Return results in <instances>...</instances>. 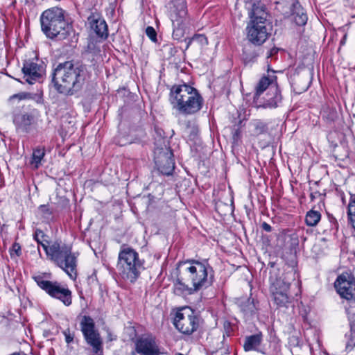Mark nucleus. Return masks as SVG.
<instances>
[{
	"label": "nucleus",
	"instance_id": "30",
	"mask_svg": "<svg viewBox=\"0 0 355 355\" xmlns=\"http://www.w3.org/2000/svg\"><path fill=\"white\" fill-rule=\"evenodd\" d=\"M146 33L152 41L156 40L157 33L153 27L148 26L146 29Z\"/></svg>",
	"mask_w": 355,
	"mask_h": 355
},
{
	"label": "nucleus",
	"instance_id": "32",
	"mask_svg": "<svg viewBox=\"0 0 355 355\" xmlns=\"http://www.w3.org/2000/svg\"><path fill=\"white\" fill-rule=\"evenodd\" d=\"M346 6L349 8H355V0H346Z\"/></svg>",
	"mask_w": 355,
	"mask_h": 355
},
{
	"label": "nucleus",
	"instance_id": "24",
	"mask_svg": "<svg viewBox=\"0 0 355 355\" xmlns=\"http://www.w3.org/2000/svg\"><path fill=\"white\" fill-rule=\"evenodd\" d=\"M347 215L349 220L355 230V195L352 196L347 206Z\"/></svg>",
	"mask_w": 355,
	"mask_h": 355
},
{
	"label": "nucleus",
	"instance_id": "5",
	"mask_svg": "<svg viewBox=\"0 0 355 355\" xmlns=\"http://www.w3.org/2000/svg\"><path fill=\"white\" fill-rule=\"evenodd\" d=\"M170 101L173 108L185 114L198 112L202 105V98L198 91L186 84L172 87Z\"/></svg>",
	"mask_w": 355,
	"mask_h": 355
},
{
	"label": "nucleus",
	"instance_id": "31",
	"mask_svg": "<svg viewBox=\"0 0 355 355\" xmlns=\"http://www.w3.org/2000/svg\"><path fill=\"white\" fill-rule=\"evenodd\" d=\"M116 142L120 146H125L128 144H131L132 142V140L128 139L119 138Z\"/></svg>",
	"mask_w": 355,
	"mask_h": 355
},
{
	"label": "nucleus",
	"instance_id": "28",
	"mask_svg": "<svg viewBox=\"0 0 355 355\" xmlns=\"http://www.w3.org/2000/svg\"><path fill=\"white\" fill-rule=\"evenodd\" d=\"M12 259H17L21 254V246L19 243H15L9 250Z\"/></svg>",
	"mask_w": 355,
	"mask_h": 355
},
{
	"label": "nucleus",
	"instance_id": "13",
	"mask_svg": "<svg viewBox=\"0 0 355 355\" xmlns=\"http://www.w3.org/2000/svg\"><path fill=\"white\" fill-rule=\"evenodd\" d=\"M155 162L158 170L163 174L170 175L175 168V162L172 158L173 153L166 145L157 147L154 151Z\"/></svg>",
	"mask_w": 355,
	"mask_h": 355
},
{
	"label": "nucleus",
	"instance_id": "17",
	"mask_svg": "<svg viewBox=\"0 0 355 355\" xmlns=\"http://www.w3.org/2000/svg\"><path fill=\"white\" fill-rule=\"evenodd\" d=\"M33 118L32 115L27 113L16 114L13 119V122L17 128L22 131H26L28 128L31 125Z\"/></svg>",
	"mask_w": 355,
	"mask_h": 355
},
{
	"label": "nucleus",
	"instance_id": "36",
	"mask_svg": "<svg viewBox=\"0 0 355 355\" xmlns=\"http://www.w3.org/2000/svg\"><path fill=\"white\" fill-rule=\"evenodd\" d=\"M19 96H20V98H24L26 96V94L19 95Z\"/></svg>",
	"mask_w": 355,
	"mask_h": 355
},
{
	"label": "nucleus",
	"instance_id": "35",
	"mask_svg": "<svg viewBox=\"0 0 355 355\" xmlns=\"http://www.w3.org/2000/svg\"><path fill=\"white\" fill-rule=\"evenodd\" d=\"M73 340V338H71L70 336L66 335V341L67 343H69Z\"/></svg>",
	"mask_w": 355,
	"mask_h": 355
},
{
	"label": "nucleus",
	"instance_id": "34",
	"mask_svg": "<svg viewBox=\"0 0 355 355\" xmlns=\"http://www.w3.org/2000/svg\"><path fill=\"white\" fill-rule=\"evenodd\" d=\"M278 51V49H272L270 51V53H269V55H268V57H270V56H272L273 55L276 54Z\"/></svg>",
	"mask_w": 355,
	"mask_h": 355
},
{
	"label": "nucleus",
	"instance_id": "37",
	"mask_svg": "<svg viewBox=\"0 0 355 355\" xmlns=\"http://www.w3.org/2000/svg\"><path fill=\"white\" fill-rule=\"evenodd\" d=\"M178 355H183V354H178Z\"/></svg>",
	"mask_w": 355,
	"mask_h": 355
},
{
	"label": "nucleus",
	"instance_id": "9",
	"mask_svg": "<svg viewBox=\"0 0 355 355\" xmlns=\"http://www.w3.org/2000/svg\"><path fill=\"white\" fill-rule=\"evenodd\" d=\"M171 19L173 27V37L179 40L184 35V27L187 14L185 0H173Z\"/></svg>",
	"mask_w": 355,
	"mask_h": 355
},
{
	"label": "nucleus",
	"instance_id": "2",
	"mask_svg": "<svg viewBox=\"0 0 355 355\" xmlns=\"http://www.w3.org/2000/svg\"><path fill=\"white\" fill-rule=\"evenodd\" d=\"M211 268L199 261L188 263L183 272L182 279H178L174 286V292L178 295L192 294L211 284Z\"/></svg>",
	"mask_w": 355,
	"mask_h": 355
},
{
	"label": "nucleus",
	"instance_id": "25",
	"mask_svg": "<svg viewBox=\"0 0 355 355\" xmlns=\"http://www.w3.org/2000/svg\"><path fill=\"white\" fill-rule=\"evenodd\" d=\"M321 215L320 212L317 211L311 210L306 216L305 221L309 226H315L320 221Z\"/></svg>",
	"mask_w": 355,
	"mask_h": 355
},
{
	"label": "nucleus",
	"instance_id": "22",
	"mask_svg": "<svg viewBox=\"0 0 355 355\" xmlns=\"http://www.w3.org/2000/svg\"><path fill=\"white\" fill-rule=\"evenodd\" d=\"M38 235H39V234L37 232H36V234H35L36 241L42 247L44 250L46 252V255L48 257H49L50 259H51L52 257L53 256V254L60 249V244L57 242H55L52 245L49 246L45 243H44L43 241H41L38 239Z\"/></svg>",
	"mask_w": 355,
	"mask_h": 355
},
{
	"label": "nucleus",
	"instance_id": "7",
	"mask_svg": "<svg viewBox=\"0 0 355 355\" xmlns=\"http://www.w3.org/2000/svg\"><path fill=\"white\" fill-rule=\"evenodd\" d=\"M295 272L293 268L277 277L270 287V292L273 301L278 306L284 307L290 302L288 291L291 282L295 279Z\"/></svg>",
	"mask_w": 355,
	"mask_h": 355
},
{
	"label": "nucleus",
	"instance_id": "16",
	"mask_svg": "<svg viewBox=\"0 0 355 355\" xmlns=\"http://www.w3.org/2000/svg\"><path fill=\"white\" fill-rule=\"evenodd\" d=\"M24 78L26 82L32 85L42 76L44 73L43 67L37 63L31 61H26L22 68Z\"/></svg>",
	"mask_w": 355,
	"mask_h": 355
},
{
	"label": "nucleus",
	"instance_id": "29",
	"mask_svg": "<svg viewBox=\"0 0 355 355\" xmlns=\"http://www.w3.org/2000/svg\"><path fill=\"white\" fill-rule=\"evenodd\" d=\"M254 128H255L254 134H256V135H259V134L263 133L266 129L265 125L262 122H260V121H257L254 123Z\"/></svg>",
	"mask_w": 355,
	"mask_h": 355
},
{
	"label": "nucleus",
	"instance_id": "18",
	"mask_svg": "<svg viewBox=\"0 0 355 355\" xmlns=\"http://www.w3.org/2000/svg\"><path fill=\"white\" fill-rule=\"evenodd\" d=\"M91 28L99 37L107 36V27L106 22L103 19H96L91 21Z\"/></svg>",
	"mask_w": 355,
	"mask_h": 355
},
{
	"label": "nucleus",
	"instance_id": "23",
	"mask_svg": "<svg viewBox=\"0 0 355 355\" xmlns=\"http://www.w3.org/2000/svg\"><path fill=\"white\" fill-rule=\"evenodd\" d=\"M270 91L272 92L273 96L271 98H268L266 100L265 107L269 108H275L277 107L278 104L281 102V95L278 92L277 89L276 87H271L270 88Z\"/></svg>",
	"mask_w": 355,
	"mask_h": 355
},
{
	"label": "nucleus",
	"instance_id": "27",
	"mask_svg": "<svg viewBox=\"0 0 355 355\" xmlns=\"http://www.w3.org/2000/svg\"><path fill=\"white\" fill-rule=\"evenodd\" d=\"M208 43L207 37L203 35H196L193 37L189 42L187 47L191 44H196L199 46H203L207 45Z\"/></svg>",
	"mask_w": 355,
	"mask_h": 355
},
{
	"label": "nucleus",
	"instance_id": "6",
	"mask_svg": "<svg viewBox=\"0 0 355 355\" xmlns=\"http://www.w3.org/2000/svg\"><path fill=\"white\" fill-rule=\"evenodd\" d=\"M142 263L138 253L128 247L123 248L119 254L117 268L121 277L125 281L135 282L140 274Z\"/></svg>",
	"mask_w": 355,
	"mask_h": 355
},
{
	"label": "nucleus",
	"instance_id": "26",
	"mask_svg": "<svg viewBox=\"0 0 355 355\" xmlns=\"http://www.w3.org/2000/svg\"><path fill=\"white\" fill-rule=\"evenodd\" d=\"M272 79H270L268 77H263L259 81L257 86L256 87V93L255 96H260L272 83Z\"/></svg>",
	"mask_w": 355,
	"mask_h": 355
},
{
	"label": "nucleus",
	"instance_id": "15",
	"mask_svg": "<svg viewBox=\"0 0 355 355\" xmlns=\"http://www.w3.org/2000/svg\"><path fill=\"white\" fill-rule=\"evenodd\" d=\"M136 352L141 355H159L160 350L157 342L151 336H142L135 343Z\"/></svg>",
	"mask_w": 355,
	"mask_h": 355
},
{
	"label": "nucleus",
	"instance_id": "20",
	"mask_svg": "<svg viewBox=\"0 0 355 355\" xmlns=\"http://www.w3.org/2000/svg\"><path fill=\"white\" fill-rule=\"evenodd\" d=\"M292 18L294 22L298 26H303L306 24L307 21L306 14L300 5L294 6Z\"/></svg>",
	"mask_w": 355,
	"mask_h": 355
},
{
	"label": "nucleus",
	"instance_id": "10",
	"mask_svg": "<svg viewBox=\"0 0 355 355\" xmlns=\"http://www.w3.org/2000/svg\"><path fill=\"white\" fill-rule=\"evenodd\" d=\"M34 279L50 296L60 300L66 306L71 304V292L67 287L57 282L44 280L41 276L35 277Z\"/></svg>",
	"mask_w": 355,
	"mask_h": 355
},
{
	"label": "nucleus",
	"instance_id": "8",
	"mask_svg": "<svg viewBox=\"0 0 355 355\" xmlns=\"http://www.w3.org/2000/svg\"><path fill=\"white\" fill-rule=\"evenodd\" d=\"M58 267L62 269L71 279L76 277L77 257L71 252V248L65 245H60V249L51 259Z\"/></svg>",
	"mask_w": 355,
	"mask_h": 355
},
{
	"label": "nucleus",
	"instance_id": "12",
	"mask_svg": "<svg viewBox=\"0 0 355 355\" xmlns=\"http://www.w3.org/2000/svg\"><path fill=\"white\" fill-rule=\"evenodd\" d=\"M335 288L341 297L355 306V278L352 275H340L335 282Z\"/></svg>",
	"mask_w": 355,
	"mask_h": 355
},
{
	"label": "nucleus",
	"instance_id": "3",
	"mask_svg": "<svg viewBox=\"0 0 355 355\" xmlns=\"http://www.w3.org/2000/svg\"><path fill=\"white\" fill-rule=\"evenodd\" d=\"M85 69L68 61L59 64L53 73V82L57 91L69 94L78 90L83 83Z\"/></svg>",
	"mask_w": 355,
	"mask_h": 355
},
{
	"label": "nucleus",
	"instance_id": "33",
	"mask_svg": "<svg viewBox=\"0 0 355 355\" xmlns=\"http://www.w3.org/2000/svg\"><path fill=\"white\" fill-rule=\"evenodd\" d=\"M262 227H263V229L264 230H266V232H270V231H271V229H272V228H271V226H270L269 224L266 223H263L262 224Z\"/></svg>",
	"mask_w": 355,
	"mask_h": 355
},
{
	"label": "nucleus",
	"instance_id": "1",
	"mask_svg": "<svg viewBox=\"0 0 355 355\" xmlns=\"http://www.w3.org/2000/svg\"><path fill=\"white\" fill-rule=\"evenodd\" d=\"M242 8L248 10L250 19L247 26V37L254 44L261 45L269 35L265 25L267 17L265 7L259 0H237L236 10Z\"/></svg>",
	"mask_w": 355,
	"mask_h": 355
},
{
	"label": "nucleus",
	"instance_id": "11",
	"mask_svg": "<svg viewBox=\"0 0 355 355\" xmlns=\"http://www.w3.org/2000/svg\"><path fill=\"white\" fill-rule=\"evenodd\" d=\"M174 324L182 333L191 334L197 329L198 323L192 309L184 307L176 313Z\"/></svg>",
	"mask_w": 355,
	"mask_h": 355
},
{
	"label": "nucleus",
	"instance_id": "19",
	"mask_svg": "<svg viewBox=\"0 0 355 355\" xmlns=\"http://www.w3.org/2000/svg\"><path fill=\"white\" fill-rule=\"evenodd\" d=\"M262 340L261 334H255L245 338L243 345L245 351L257 350Z\"/></svg>",
	"mask_w": 355,
	"mask_h": 355
},
{
	"label": "nucleus",
	"instance_id": "4",
	"mask_svg": "<svg viewBox=\"0 0 355 355\" xmlns=\"http://www.w3.org/2000/svg\"><path fill=\"white\" fill-rule=\"evenodd\" d=\"M66 12L60 8L54 7L43 12L40 17L42 30L49 38H66L72 30L71 24L65 15Z\"/></svg>",
	"mask_w": 355,
	"mask_h": 355
},
{
	"label": "nucleus",
	"instance_id": "14",
	"mask_svg": "<svg viewBox=\"0 0 355 355\" xmlns=\"http://www.w3.org/2000/svg\"><path fill=\"white\" fill-rule=\"evenodd\" d=\"M81 329L87 342L93 347V352L98 354L102 352V342L99 334L94 330L93 320L85 316L80 323Z\"/></svg>",
	"mask_w": 355,
	"mask_h": 355
},
{
	"label": "nucleus",
	"instance_id": "21",
	"mask_svg": "<svg viewBox=\"0 0 355 355\" xmlns=\"http://www.w3.org/2000/svg\"><path fill=\"white\" fill-rule=\"evenodd\" d=\"M45 155L44 147H37L33 150L31 164L33 168L37 169L42 164V161Z\"/></svg>",
	"mask_w": 355,
	"mask_h": 355
}]
</instances>
